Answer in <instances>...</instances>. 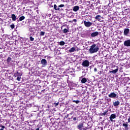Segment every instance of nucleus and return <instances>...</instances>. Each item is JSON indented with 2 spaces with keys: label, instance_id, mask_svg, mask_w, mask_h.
<instances>
[{
  "label": "nucleus",
  "instance_id": "obj_18",
  "mask_svg": "<svg viewBox=\"0 0 130 130\" xmlns=\"http://www.w3.org/2000/svg\"><path fill=\"white\" fill-rule=\"evenodd\" d=\"M54 9L55 11H60V8H59V7H57V6H56V5H54Z\"/></svg>",
  "mask_w": 130,
  "mask_h": 130
},
{
  "label": "nucleus",
  "instance_id": "obj_1",
  "mask_svg": "<svg viewBox=\"0 0 130 130\" xmlns=\"http://www.w3.org/2000/svg\"><path fill=\"white\" fill-rule=\"evenodd\" d=\"M98 51H99V47L98 46V45L96 44H93L91 45L89 49V53L91 54L96 53V52H98Z\"/></svg>",
  "mask_w": 130,
  "mask_h": 130
},
{
  "label": "nucleus",
  "instance_id": "obj_26",
  "mask_svg": "<svg viewBox=\"0 0 130 130\" xmlns=\"http://www.w3.org/2000/svg\"><path fill=\"white\" fill-rule=\"evenodd\" d=\"M44 34H45V32L44 31H41L40 35L41 36H44Z\"/></svg>",
  "mask_w": 130,
  "mask_h": 130
},
{
  "label": "nucleus",
  "instance_id": "obj_33",
  "mask_svg": "<svg viewBox=\"0 0 130 130\" xmlns=\"http://www.w3.org/2000/svg\"><path fill=\"white\" fill-rule=\"evenodd\" d=\"M17 81H21V77H19V76L17 77Z\"/></svg>",
  "mask_w": 130,
  "mask_h": 130
},
{
  "label": "nucleus",
  "instance_id": "obj_15",
  "mask_svg": "<svg viewBox=\"0 0 130 130\" xmlns=\"http://www.w3.org/2000/svg\"><path fill=\"white\" fill-rule=\"evenodd\" d=\"M69 52L72 53V52H75L76 51V48L75 47H72L69 50Z\"/></svg>",
  "mask_w": 130,
  "mask_h": 130
},
{
  "label": "nucleus",
  "instance_id": "obj_24",
  "mask_svg": "<svg viewBox=\"0 0 130 130\" xmlns=\"http://www.w3.org/2000/svg\"><path fill=\"white\" fill-rule=\"evenodd\" d=\"M11 60H12V58L11 57H9L8 58V59H7V62H11Z\"/></svg>",
  "mask_w": 130,
  "mask_h": 130
},
{
  "label": "nucleus",
  "instance_id": "obj_21",
  "mask_svg": "<svg viewBox=\"0 0 130 130\" xmlns=\"http://www.w3.org/2000/svg\"><path fill=\"white\" fill-rule=\"evenodd\" d=\"M58 44H59V45H61V46H63V45H64V44H66V43L63 41H61L60 42H58Z\"/></svg>",
  "mask_w": 130,
  "mask_h": 130
},
{
  "label": "nucleus",
  "instance_id": "obj_39",
  "mask_svg": "<svg viewBox=\"0 0 130 130\" xmlns=\"http://www.w3.org/2000/svg\"><path fill=\"white\" fill-rule=\"evenodd\" d=\"M128 122H130V117L128 119Z\"/></svg>",
  "mask_w": 130,
  "mask_h": 130
},
{
  "label": "nucleus",
  "instance_id": "obj_40",
  "mask_svg": "<svg viewBox=\"0 0 130 130\" xmlns=\"http://www.w3.org/2000/svg\"><path fill=\"white\" fill-rule=\"evenodd\" d=\"M36 130H39L40 129H39V128H36Z\"/></svg>",
  "mask_w": 130,
  "mask_h": 130
},
{
  "label": "nucleus",
  "instance_id": "obj_16",
  "mask_svg": "<svg viewBox=\"0 0 130 130\" xmlns=\"http://www.w3.org/2000/svg\"><path fill=\"white\" fill-rule=\"evenodd\" d=\"M120 103V102H119L118 101H117L113 103V105L115 107L118 106V105H119Z\"/></svg>",
  "mask_w": 130,
  "mask_h": 130
},
{
  "label": "nucleus",
  "instance_id": "obj_42",
  "mask_svg": "<svg viewBox=\"0 0 130 130\" xmlns=\"http://www.w3.org/2000/svg\"><path fill=\"white\" fill-rule=\"evenodd\" d=\"M67 117H69V114L67 115Z\"/></svg>",
  "mask_w": 130,
  "mask_h": 130
},
{
  "label": "nucleus",
  "instance_id": "obj_41",
  "mask_svg": "<svg viewBox=\"0 0 130 130\" xmlns=\"http://www.w3.org/2000/svg\"><path fill=\"white\" fill-rule=\"evenodd\" d=\"M56 106L58 105V103H56Z\"/></svg>",
  "mask_w": 130,
  "mask_h": 130
},
{
  "label": "nucleus",
  "instance_id": "obj_44",
  "mask_svg": "<svg viewBox=\"0 0 130 130\" xmlns=\"http://www.w3.org/2000/svg\"><path fill=\"white\" fill-rule=\"evenodd\" d=\"M72 113H71V115H72Z\"/></svg>",
  "mask_w": 130,
  "mask_h": 130
},
{
  "label": "nucleus",
  "instance_id": "obj_28",
  "mask_svg": "<svg viewBox=\"0 0 130 130\" xmlns=\"http://www.w3.org/2000/svg\"><path fill=\"white\" fill-rule=\"evenodd\" d=\"M19 75H20V73H19V72H17L16 73H15L14 76L15 77H18Z\"/></svg>",
  "mask_w": 130,
  "mask_h": 130
},
{
  "label": "nucleus",
  "instance_id": "obj_14",
  "mask_svg": "<svg viewBox=\"0 0 130 130\" xmlns=\"http://www.w3.org/2000/svg\"><path fill=\"white\" fill-rule=\"evenodd\" d=\"M122 126L124 127V130L128 129V125L126 123H123Z\"/></svg>",
  "mask_w": 130,
  "mask_h": 130
},
{
  "label": "nucleus",
  "instance_id": "obj_43",
  "mask_svg": "<svg viewBox=\"0 0 130 130\" xmlns=\"http://www.w3.org/2000/svg\"><path fill=\"white\" fill-rule=\"evenodd\" d=\"M69 22H71V23H73V21H70Z\"/></svg>",
  "mask_w": 130,
  "mask_h": 130
},
{
  "label": "nucleus",
  "instance_id": "obj_2",
  "mask_svg": "<svg viewBox=\"0 0 130 130\" xmlns=\"http://www.w3.org/2000/svg\"><path fill=\"white\" fill-rule=\"evenodd\" d=\"M82 66H83L84 68H88V67L90 66V62L88 60H85L82 62Z\"/></svg>",
  "mask_w": 130,
  "mask_h": 130
},
{
  "label": "nucleus",
  "instance_id": "obj_11",
  "mask_svg": "<svg viewBox=\"0 0 130 130\" xmlns=\"http://www.w3.org/2000/svg\"><path fill=\"white\" fill-rule=\"evenodd\" d=\"M98 35H99V32L95 31V32H92L91 34V37H96V36H98Z\"/></svg>",
  "mask_w": 130,
  "mask_h": 130
},
{
  "label": "nucleus",
  "instance_id": "obj_6",
  "mask_svg": "<svg viewBox=\"0 0 130 130\" xmlns=\"http://www.w3.org/2000/svg\"><path fill=\"white\" fill-rule=\"evenodd\" d=\"M80 80H81V84H85V83H87V78L83 77V76L80 77Z\"/></svg>",
  "mask_w": 130,
  "mask_h": 130
},
{
  "label": "nucleus",
  "instance_id": "obj_23",
  "mask_svg": "<svg viewBox=\"0 0 130 130\" xmlns=\"http://www.w3.org/2000/svg\"><path fill=\"white\" fill-rule=\"evenodd\" d=\"M25 16H21L19 18V21H23V20H24Z\"/></svg>",
  "mask_w": 130,
  "mask_h": 130
},
{
  "label": "nucleus",
  "instance_id": "obj_35",
  "mask_svg": "<svg viewBox=\"0 0 130 130\" xmlns=\"http://www.w3.org/2000/svg\"><path fill=\"white\" fill-rule=\"evenodd\" d=\"M107 112H108V111H106V112H104L103 113V115H107Z\"/></svg>",
  "mask_w": 130,
  "mask_h": 130
},
{
  "label": "nucleus",
  "instance_id": "obj_4",
  "mask_svg": "<svg viewBox=\"0 0 130 130\" xmlns=\"http://www.w3.org/2000/svg\"><path fill=\"white\" fill-rule=\"evenodd\" d=\"M124 45L126 47H130V40H126L124 42Z\"/></svg>",
  "mask_w": 130,
  "mask_h": 130
},
{
  "label": "nucleus",
  "instance_id": "obj_25",
  "mask_svg": "<svg viewBox=\"0 0 130 130\" xmlns=\"http://www.w3.org/2000/svg\"><path fill=\"white\" fill-rule=\"evenodd\" d=\"M63 32L64 34H66V33H68V32H69V30H68V29L67 28H64L63 30Z\"/></svg>",
  "mask_w": 130,
  "mask_h": 130
},
{
  "label": "nucleus",
  "instance_id": "obj_3",
  "mask_svg": "<svg viewBox=\"0 0 130 130\" xmlns=\"http://www.w3.org/2000/svg\"><path fill=\"white\" fill-rule=\"evenodd\" d=\"M83 23L85 27H87V28H89V27H91V26L93 25V23L90 22V21H86L84 20Z\"/></svg>",
  "mask_w": 130,
  "mask_h": 130
},
{
  "label": "nucleus",
  "instance_id": "obj_32",
  "mask_svg": "<svg viewBox=\"0 0 130 130\" xmlns=\"http://www.w3.org/2000/svg\"><path fill=\"white\" fill-rule=\"evenodd\" d=\"M75 51H79V50H80V49L78 48L77 46L75 47Z\"/></svg>",
  "mask_w": 130,
  "mask_h": 130
},
{
  "label": "nucleus",
  "instance_id": "obj_13",
  "mask_svg": "<svg viewBox=\"0 0 130 130\" xmlns=\"http://www.w3.org/2000/svg\"><path fill=\"white\" fill-rule=\"evenodd\" d=\"M79 10H80V7H79L78 6H74L73 7V10L74 11V12H78Z\"/></svg>",
  "mask_w": 130,
  "mask_h": 130
},
{
  "label": "nucleus",
  "instance_id": "obj_19",
  "mask_svg": "<svg viewBox=\"0 0 130 130\" xmlns=\"http://www.w3.org/2000/svg\"><path fill=\"white\" fill-rule=\"evenodd\" d=\"M11 18H12V21H16L17 19V17H16V15L15 14H12L11 15Z\"/></svg>",
  "mask_w": 130,
  "mask_h": 130
},
{
  "label": "nucleus",
  "instance_id": "obj_34",
  "mask_svg": "<svg viewBox=\"0 0 130 130\" xmlns=\"http://www.w3.org/2000/svg\"><path fill=\"white\" fill-rule=\"evenodd\" d=\"M29 30L30 32H32V31H33V28H32L31 27H29Z\"/></svg>",
  "mask_w": 130,
  "mask_h": 130
},
{
  "label": "nucleus",
  "instance_id": "obj_5",
  "mask_svg": "<svg viewBox=\"0 0 130 130\" xmlns=\"http://www.w3.org/2000/svg\"><path fill=\"white\" fill-rule=\"evenodd\" d=\"M95 20H98L99 22H103V18H102V17H101V15H97L95 17Z\"/></svg>",
  "mask_w": 130,
  "mask_h": 130
},
{
  "label": "nucleus",
  "instance_id": "obj_10",
  "mask_svg": "<svg viewBox=\"0 0 130 130\" xmlns=\"http://www.w3.org/2000/svg\"><path fill=\"white\" fill-rule=\"evenodd\" d=\"M83 127H84V124L83 123H80L77 125L78 129L82 130Z\"/></svg>",
  "mask_w": 130,
  "mask_h": 130
},
{
  "label": "nucleus",
  "instance_id": "obj_12",
  "mask_svg": "<svg viewBox=\"0 0 130 130\" xmlns=\"http://www.w3.org/2000/svg\"><path fill=\"white\" fill-rule=\"evenodd\" d=\"M41 63L43 66H46L47 64V61L45 59H42L41 61Z\"/></svg>",
  "mask_w": 130,
  "mask_h": 130
},
{
  "label": "nucleus",
  "instance_id": "obj_9",
  "mask_svg": "<svg viewBox=\"0 0 130 130\" xmlns=\"http://www.w3.org/2000/svg\"><path fill=\"white\" fill-rule=\"evenodd\" d=\"M128 34H129V29L125 28L124 30V35H125V36H128Z\"/></svg>",
  "mask_w": 130,
  "mask_h": 130
},
{
  "label": "nucleus",
  "instance_id": "obj_36",
  "mask_svg": "<svg viewBox=\"0 0 130 130\" xmlns=\"http://www.w3.org/2000/svg\"><path fill=\"white\" fill-rule=\"evenodd\" d=\"M77 117H75L73 118V121H76V120H77Z\"/></svg>",
  "mask_w": 130,
  "mask_h": 130
},
{
  "label": "nucleus",
  "instance_id": "obj_37",
  "mask_svg": "<svg viewBox=\"0 0 130 130\" xmlns=\"http://www.w3.org/2000/svg\"><path fill=\"white\" fill-rule=\"evenodd\" d=\"M94 72H97V68H94Z\"/></svg>",
  "mask_w": 130,
  "mask_h": 130
},
{
  "label": "nucleus",
  "instance_id": "obj_22",
  "mask_svg": "<svg viewBox=\"0 0 130 130\" xmlns=\"http://www.w3.org/2000/svg\"><path fill=\"white\" fill-rule=\"evenodd\" d=\"M73 102H74L75 103H76V104H79V103H81V101H76V100H74L73 101Z\"/></svg>",
  "mask_w": 130,
  "mask_h": 130
},
{
  "label": "nucleus",
  "instance_id": "obj_38",
  "mask_svg": "<svg viewBox=\"0 0 130 130\" xmlns=\"http://www.w3.org/2000/svg\"><path fill=\"white\" fill-rule=\"evenodd\" d=\"M73 22H77V19H73Z\"/></svg>",
  "mask_w": 130,
  "mask_h": 130
},
{
  "label": "nucleus",
  "instance_id": "obj_20",
  "mask_svg": "<svg viewBox=\"0 0 130 130\" xmlns=\"http://www.w3.org/2000/svg\"><path fill=\"white\" fill-rule=\"evenodd\" d=\"M84 34L85 35H86V36H90V31L89 30L86 31Z\"/></svg>",
  "mask_w": 130,
  "mask_h": 130
},
{
  "label": "nucleus",
  "instance_id": "obj_30",
  "mask_svg": "<svg viewBox=\"0 0 130 130\" xmlns=\"http://www.w3.org/2000/svg\"><path fill=\"white\" fill-rule=\"evenodd\" d=\"M10 27H11V29H14V28H15V25L14 24H11L10 25Z\"/></svg>",
  "mask_w": 130,
  "mask_h": 130
},
{
  "label": "nucleus",
  "instance_id": "obj_29",
  "mask_svg": "<svg viewBox=\"0 0 130 130\" xmlns=\"http://www.w3.org/2000/svg\"><path fill=\"white\" fill-rule=\"evenodd\" d=\"M0 127H2V128H1L0 130H4V128H5V127L4 125H1Z\"/></svg>",
  "mask_w": 130,
  "mask_h": 130
},
{
  "label": "nucleus",
  "instance_id": "obj_17",
  "mask_svg": "<svg viewBox=\"0 0 130 130\" xmlns=\"http://www.w3.org/2000/svg\"><path fill=\"white\" fill-rule=\"evenodd\" d=\"M117 72H118V68H117L116 69L113 71H110V73H112V74H116Z\"/></svg>",
  "mask_w": 130,
  "mask_h": 130
},
{
  "label": "nucleus",
  "instance_id": "obj_31",
  "mask_svg": "<svg viewBox=\"0 0 130 130\" xmlns=\"http://www.w3.org/2000/svg\"><path fill=\"white\" fill-rule=\"evenodd\" d=\"M29 39H30V41H34V38H33L32 37H30Z\"/></svg>",
  "mask_w": 130,
  "mask_h": 130
},
{
  "label": "nucleus",
  "instance_id": "obj_27",
  "mask_svg": "<svg viewBox=\"0 0 130 130\" xmlns=\"http://www.w3.org/2000/svg\"><path fill=\"white\" fill-rule=\"evenodd\" d=\"M58 7V8H63V7H64V5L61 4V5H59Z\"/></svg>",
  "mask_w": 130,
  "mask_h": 130
},
{
  "label": "nucleus",
  "instance_id": "obj_8",
  "mask_svg": "<svg viewBox=\"0 0 130 130\" xmlns=\"http://www.w3.org/2000/svg\"><path fill=\"white\" fill-rule=\"evenodd\" d=\"M115 118H116V115H115V114H111L109 117L110 120L111 121H113V119H114Z\"/></svg>",
  "mask_w": 130,
  "mask_h": 130
},
{
  "label": "nucleus",
  "instance_id": "obj_7",
  "mask_svg": "<svg viewBox=\"0 0 130 130\" xmlns=\"http://www.w3.org/2000/svg\"><path fill=\"white\" fill-rule=\"evenodd\" d=\"M116 96H117V94H116L114 92H112L110 94H109L108 96L110 98H116Z\"/></svg>",
  "mask_w": 130,
  "mask_h": 130
}]
</instances>
